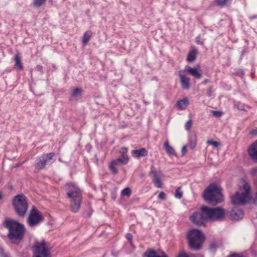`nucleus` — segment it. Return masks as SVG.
Returning <instances> with one entry per match:
<instances>
[{
    "label": "nucleus",
    "mask_w": 257,
    "mask_h": 257,
    "mask_svg": "<svg viewBox=\"0 0 257 257\" xmlns=\"http://www.w3.org/2000/svg\"><path fill=\"white\" fill-rule=\"evenodd\" d=\"M3 225L8 229L7 234L11 243L19 244L23 240L26 229L25 225L18 220L7 219L3 222Z\"/></svg>",
    "instance_id": "nucleus-1"
},
{
    "label": "nucleus",
    "mask_w": 257,
    "mask_h": 257,
    "mask_svg": "<svg viewBox=\"0 0 257 257\" xmlns=\"http://www.w3.org/2000/svg\"><path fill=\"white\" fill-rule=\"evenodd\" d=\"M67 197L71 199V209L73 212H77L80 208L82 203V193L80 188L72 182L66 184Z\"/></svg>",
    "instance_id": "nucleus-2"
},
{
    "label": "nucleus",
    "mask_w": 257,
    "mask_h": 257,
    "mask_svg": "<svg viewBox=\"0 0 257 257\" xmlns=\"http://www.w3.org/2000/svg\"><path fill=\"white\" fill-rule=\"evenodd\" d=\"M203 197L209 204L216 205L223 200L221 190L215 184H210L203 191Z\"/></svg>",
    "instance_id": "nucleus-3"
},
{
    "label": "nucleus",
    "mask_w": 257,
    "mask_h": 257,
    "mask_svg": "<svg viewBox=\"0 0 257 257\" xmlns=\"http://www.w3.org/2000/svg\"><path fill=\"white\" fill-rule=\"evenodd\" d=\"M250 187L248 183L244 182L239 187V190L235 192L234 195L230 196L231 203L234 205H245L250 201Z\"/></svg>",
    "instance_id": "nucleus-4"
},
{
    "label": "nucleus",
    "mask_w": 257,
    "mask_h": 257,
    "mask_svg": "<svg viewBox=\"0 0 257 257\" xmlns=\"http://www.w3.org/2000/svg\"><path fill=\"white\" fill-rule=\"evenodd\" d=\"M187 238L188 241L189 248L195 251L202 248L205 237L202 232L198 229H194L189 231Z\"/></svg>",
    "instance_id": "nucleus-5"
},
{
    "label": "nucleus",
    "mask_w": 257,
    "mask_h": 257,
    "mask_svg": "<svg viewBox=\"0 0 257 257\" xmlns=\"http://www.w3.org/2000/svg\"><path fill=\"white\" fill-rule=\"evenodd\" d=\"M12 204L15 212L19 216H25L28 208V203L24 194L21 193L15 196L12 199Z\"/></svg>",
    "instance_id": "nucleus-6"
},
{
    "label": "nucleus",
    "mask_w": 257,
    "mask_h": 257,
    "mask_svg": "<svg viewBox=\"0 0 257 257\" xmlns=\"http://www.w3.org/2000/svg\"><path fill=\"white\" fill-rule=\"evenodd\" d=\"M204 212L207 216L208 221H221L225 217V210L221 207L211 208L205 206Z\"/></svg>",
    "instance_id": "nucleus-7"
},
{
    "label": "nucleus",
    "mask_w": 257,
    "mask_h": 257,
    "mask_svg": "<svg viewBox=\"0 0 257 257\" xmlns=\"http://www.w3.org/2000/svg\"><path fill=\"white\" fill-rule=\"evenodd\" d=\"M54 152L43 154L37 158L34 166L37 170H41L45 168L47 165H50L56 160Z\"/></svg>",
    "instance_id": "nucleus-8"
},
{
    "label": "nucleus",
    "mask_w": 257,
    "mask_h": 257,
    "mask_svg": "<svg viewBox=\"0 0 257 257\" xmlns=\"http://www.w3.org/2000/svg\"><path fill=\"white\" fill-rule=\"evenodd\" d=\"M33 248L34 257H51L49 248L44 239L36 242Z\"/></svg>",
    "instance_id": "nucleus-9"
},
{
    "label": "nucleus",
    "mask_w": 257,
    "mask_h": 257,
    "mask_svg": "<svg viewBox=\"0 0 257 257\" xmlns=\"http://www.w3.org/2000/svg\"><path fill=\"white\" fill-rule=\"evenodd\" d=\"M44 219V217L42 213L35 206H33L27 218L29 226L30 227L35 226L43 221Z\"/></svg>",
    "instance_id": "nucleus-10"
},
{
    "label": "nucleus",
    "mask_w": 257,
    "mask_h": 257,
    "mask_svg": "<svg viewBox=\"0 0 257 257\" xmlns=\"http://www.w3.org/2000/svg\"><path fill=\"white\" fill-rule=\"evenodd\" d=\"M204 209L205 206H202L200 211L194 212L190 217V219L193 223L198 226H202L208 221L207 216L204 212Z\"/></svg>",
    "instance_id": "nucleus-11"
},
{
    "label": "nucleus",
    "mask_w": 257,
    "mask_h": 257,
    "mask_svg": "<svg viewBox=\"0 0 257 257\" xmlns=\"http://www.w3.org/2000/svg\"><path fill=\"white\" fill-rule=\"evenodd\" d=\"M149 176L151 178L152 182L157 188H162L161 179L163 177V174L160 170H157L153 166H152L151 171L149 173Z\"/></svg>",
    "instance_id": "nucleus-12"
},
{
    "label": "nucleus",
    "mask_w": 257,
    "mask_h": 257,
    "mask_svg": "<svg viewBox=\"0 0 257 257\" xmlns=\"http://www.w3.org/2000/svg\"><path fill=\"white\" fill-rule=\"evenodd\" d=\"M178 74L181 84V87L183 90H188L190 87V79L184 74V71L180 70Z\"/></svg>",
    "instance_id": "nucleus-13"
},
{
    "label": "nucleus",
    "mask_w": 257,
    "mask_h": 257,
    "mask_svg": "<svg viewBox=\"0 0 257 257\" xmlns=\"http://www.w3.org/2000/svg\"><path fill=\"white\" fill-rule=\"evenodd\" d=\"M183 70L184 71V72H186L188 74L192 75L196 78L199 79L201 77V70L199 69V67H191L190 66H186Z\"/></svg>",
    "instance_id": "nucleus-14"
},
{
    "label": "nucleus",
    "mask_w": 257,
    "mask_h": 257,
    "mask_svg": "<svg viewBox=\"0 0 257 257\" xmlns=\"http://www.w3.org/2000/svg\"><path fill=\"white\" fill-rule=\"evenodd\" d=\"M243 215V210L236 207L233 208L230 212V218L232 220H238L242 218Z\"/></svg>",
    "instance_id": "nucleus-15"
},
{
    "label": "nucleus",
    "mask_w": 257,
    "mask_h": 257,
    "mask_svg": "<svg viewBox=\"0 0 257 257\" xmlns=\"http://www.w3.org/2000/svg\"><path fill=\"white\" fill-rule=\"evenodd\" d=\"M248 153L250 158L257 162V141L252 143L248 150Z\"/></svg>",
    "instance_id": "nucleus-16"
},
{
    "label": "nucleus",
    "mask_w": 257,
    "mask_h": 257,
    "mask_svg": "<svg viewBox=\"0 0 257 257\" xmlns=\"http://www.w3.org/2000/svg\"><path fill=\"white\" fill-rule=\"evenodd\" d=\"M116 164H121L122 165H125L127 164L129 161V158L127 155L121 154V155L118 157L117 159L113 160Z\"/></svg>",
    "instance_id": "nucleus-17"
},
{
    "label": "nucleus",
    "mask_w": 257,
    "mask_h": 257,
    "mask_svg": "<svg viewBox=\"0 0 257 257\" xmlns=\"http://www.w3.org/2000/svg\"><path fill=\"white\" fill-rule=\"evenodd\" d=\"M189 104V100L187 97L177 101V105L180 110H184L186 108Z\"/></svg>",
    "instance_id": "nucleus-18"
},
{
    "label": "nucleus",
    "mask_w": 257,
    "mask_h": 257,
    "mask_svg": "<svg viewBox=\"0 0 257 257\" xmlns=\"http://www.w3.org/2000/svg\"><path fill=\"white\" fill-rule=\"evenodd\" d=\"M220 241L217 240H212L210 242L209 246V250L211 252H215L217 249L221 246Z\"/></svg>",
    "instance_id": "nucleus-19"
},
{
    "label": "nucleus",
    "mask_w": 257,
    "mask_h": 257,
    "mask_svg": "<svg viewBox=\"0 0 257 257\" xmlns=\"http://www.w3.org/2000/svg\"><path fill=\"white\" fill-rule=\"evenodd\" d=\"M14 60L15 68L20 70H23L24 67L23 66V64L22 63V61L19 54H17L15 55Z\"/></svg>",
    "instance_id": "nucleus-20"
},
{
    "label": "nucleus",
    "mask_w": 257,
    "mask_h": 257,
    "mask_svg": "<svg viewBox=\"0 0 257 257\" xmlns=\"http://www.w3.org/2000/svg\"><path fill=\"white\" fill-rule=\"evenodd\" d=\"M132 155L136 158H140L141 157L145 156V148H142L140 150H134L132 151Z\"/></svg>",
    "instance_id": "nucleus-21"
},
{
    "label": "nucleus",
    "mask_w": 257,
    "mask_h": 257,
    "mask_svg": "<svg viewBox=\"0 0 257 257\" xmlns=\"http://www.w3.org/2000/svg\"><path fill=\"white\" fill-rule=\"evenodd\" d=\"M164 147L166 150L167 154L170 156H176L175 151L174 148L169 145L168 141H166L164 143Z\"/></svg>",
    "instance_id": "nucleus-22"
},
{
    "label": "nucleus",
    "mask_w": 257,
    "mask_h": 257,
    "mask_svg": "<svg viewBox=\"0 0 257 257\" xmlns=\"http://www.w3.org/2000/svg\"><path fill=\"white\" fill-rule=\"evenodd\" d=\"M83 90L79 87L75 88L71 93V97L74 98L75 99H78L80 98L82 95Z\"/></svg>",
    "instance_id": "nucleus-23"
},
{
    "label": "nucleus",
    "mask_w": 257,
    "mask_h": 257,
    "mask_svg": "<svg viewBox=\"0 0 257 257\" xmlns=\"http://www.w3.org/2000/svg\"><path fill=\"white\" fill-rule=\"evenodd\" d=\"M147 257H168V256L164 252H162L161 255L157 254V252L153 249H148L147 252H146Z\"/></svg>",
    "instance_id": "nucleus-24"
},
{
    "label": "nucleus",
    "mask_w": 257,
    "mask_h": 257,
    "mask_svg": "<svg viewBox=\"0 0 257 257\" xmlns=\"http://www.w3.org/2000/svg\"><path fill=\"white\" fill-rule=\"evenodd\" d=\"M197 51L196 49H193L190 51L187 57V60L188 62H193L196 58Z\"/></svg>",
    "instance_id": "nucleus-25"
},
{
    "label": "nucleus",
    "mask_w": 257,
    "mask_h": 257,
    "mask_svg": "<svg viewBox=\"0 0 257 257\" xmlns=\"http://www.w3.org/2000/svg\"><path fill=\"white\" fill-rule=\"evenodd\" d=\"M117 165L113 160L111 161L110 165H109V169L111 172V174L113 175H116L118 173V169L116 168V166Z\"/></svg>",
    "instance_id": "nucleus-26"
},
{
    "label": "nucleus",
    "mask_w": 257,
    "mask_h": 257,
    "mask_svg": "<svg viewBox=\"0 0 257 257\" xmlns=\"http://www.w3.org/2000/svg\"><path fill=\"white\" fill-rule=\"evenodd\" d=\"M91 37V32L86 31L84 33L83 39H82V43L83 45H86L88 44L89 40Z\"/></svg>",
    "instance_id": "nucleus-27"
},
{
    "label": "nucleus",
    "mask_w": 257,
    "mask_h": 257,
    "mask_svg": "<svg viewBox=\"0 0 257 257\" xmlns=\"http://www.w3.org/2000/svg\"><path fill=\"white\" fill-rule=\"evenodd\" d=\"M131 189L129 187L124 188L121 192V195L122 196L130 197L131 194Z\"/></svg>",
    "instance_id": "nucleus-28"
},
{
    "label": "nucleus",
    "mask_w": 257,
    "mask_h": 257,
    "mask_svg": "<svg viewBox=\"0 0 257 257\" xmlns=\"http://www.w3.org/2000/svg\"><path fill=\"white\" fill-rule=\"evenodd\" d=\"M125 238L128 240L132 248L134 250L136 249V246L133 243V235L130 233H127L125 234Z\"/></svg>",
    "instance_id": "nucleus-29"
},
{
    "label": "nucleus",
    "mask_w": 257,
    "mask_h": 257,
    "mask_svg": "<svg viewBox=\"0 0 257 257\" xmlns=\"http://www.w3.org/2000/svg\"><path fill=\"white\" fill-rule=\"evenodd\" d=\"M46 0H34L33 5L35 7H40L44 5Z\"/></svg>",
    "instance_id": "nucleus-30"
},
{
    "label": "nucleus",
    "mask_w": 257,
    "mask_h": 257,
    "mask_svg": "<svg viewBox=\"0 0 257 257\" xmlns=\"http://www.w3.org/2000/svg\"><path fill=\"white\" fill-rule=\"evenodd\" d=\"M181 187H178L176 189L175 193V197L178 199H181L182 197L183 193L182 192L180 191Z\"/></svg>",
    "instance_id": "nucleus-31"
},
{
    "label": "nucleus",
    "mask_w": 257,
    "mask_h": 257,
    "mask_svg": "<svg viewBox=\"0 0 257 257\" xmlns=\"http://www.w3.org/2000/svg\"><path fill=\"white\" fill-rule=\"evenodd\" d=\"M0 256L1 257H11L9 253L6 252L3 247H0Z\"/></svg>",
    "instance_id": "nucleus-32"
},
{
    "label": "nucleus",
    "mask_w": 257,
    "mask_h": 257,
    "mask_svg": "<svg viewBox=\"0 0 257 257\" xmlns=\"http://www.w3.org/2000/svg\"><path fill=\"white\" fill-rule=\"evenodd\" d=\"M192 125V120L191 119H189L185 123V127L187 131H189Z\"/></svg>",
    "instance_id": "nucleus-33"
},
{
    "label": "nucleus",
    "mask_w": 257,
    "mask_h": 257,
    "mask_svg": "<svg viewBox=\"0 0 257 257\" xmlns=\"http://www.w3.org/2000/svg\"><path fill=\"white\" fill-rule=\"evenodd\" d=\"M206 143L208 145H212L215 148H217L219 145V143L218 142L216 141H213L212 140H208Z\"/></svg>",
    "instance_id": "nucleus-34"
},
{
    "label": "nucleus",
    "mask_w": 257,
    "mask_h": 257,
    "mask_svg": "<svg viewBox=\"0 0 257 257\" xmlns=\"http://www.w3.org/2000/svg\"><path fill=\"white\" fill-rule=\"evenodd\" d=\"M213 90L212 87V86L209 87V88L208 89L207 92V96L209 97H214V96L213 94Z\"/></svg>",
    "instance_id": "nucleus-35"
},
{
    "label": "nucleus",
    "mask_w": 257,
    "mask_h": 257,
    "mask_svg": "<svg viewBox=\"0 0 257 257\" xmlns=\"http://www.w3.org/2000/svg\"><path fill=\"white\" fill-rule=\"evenodd\" d=\"M90 211H85L84 213V216L85 217L90 218L91 216V215L92 214L93 210L91 208V207L89 208Z\"/></svg>",
    "instance_id": "nucleus-36"
},
{
    "label": "nucleus",
    "mask_w": 257,
    "mask_h": 257,
    "mask_svg": "<svg viewBox=\"0 0 257 257\" xmlns=\"http://www.w3.org/2000/svg\"><path fill=\"white\" fill-rule=\"evenodd\" d=\"M158 198L162 200H165L166 199V194L164 192H161L158 195Z\"/></svg>",
    "instance_id": "nucleus-37"
},
{
    "label": "nucleus",
    "mask_w": 257,
    "mask_h": 257,
    "mask_svg": "<svg viewBox=\"0 0 257 257\" xmlns=\"http://www.w3.org/2000/svg\"><path fill=\"white\" fill-rule=\"evenodd\" d=\"M35 70L36 71H37L39 72H40L41 74H43V66L42 65H37L35 68Z\"/></svg>",
    "instance_id": "nucleus-38"
},
{
    "label": "nucleus",
    "mask_w": 257,
    "mask_h": 257,
    "mask_svg": "<svg viewBox=\"0 0 257 257\" xmlns=\"http://www.w3.org/2000/svg\"><path fill=\"white\" fill-rule=\"evenodd\" d=\"M196 42L197 44H199V45H203V41H201V37L200 35H199L198 36H197L196 38Z\"/></svg>",
    "instance_id": "nucleus-39"
},
{
    "label": "nucleus",
    "mask_w": 257,
    "mask_h": 257,
    "mask_svg": "<svg viewBox=\"0 0 257 257\" xmlns=\"http://www.w3.org/2000/svg\"><path fill=\"white\" fill-rule=\"evenodd\" d=\"M196 146V141H193L192 140L190 141V148L192 150H193Z\"/></svg>",
    "instance_id": "nucleus-40"
},
{
    "label": "nucleus",
    "mask_w": 257,
    "mask_h": 257,
    "mask_svg": "<svg viewBox=\"0 0 257 257\" xmlns=\"http://www.w3.org/2000/svg\"><path fill=\"white\" fill-rule=\"evenodd\" d=\"M251 173L254 176H257V167L253 168L252 169Z\"/></svg>",
    "instance_id": "nucleus-41"
},
{
    "label": "nucleus",
    "mask_w": 257,
    "mask_h": 257,
    "mask_svg": "<svg viewBox=\"0 0 257 257\" xmlns=\"http://www.w3.org/2000/svg\"><path fill=\"white\" fill-rule=\"evenodd\" d=\"M127 152V148L126 147H122L121 148L120 153L124 155Z\"/></svg>",
    "instance_id": "nucleus-42"
},
{
    "label": "nucleus",
    "mask_w": 257,
    "mask_h": 257,
    "mask_svg": "<svg viewBox=\"0 0 257 257\" xmlns=\"http://www.w3.org/2000/svg\"><path fill=\"white\" fill-rule=\"evenodd\" d=\"M181 153L182 154V156H184L186 153H187V149H186V146H184L182 148V150H181Z\"/></svg>",
    "instance_id": "nucleus-43"
},
{
    "label": "nucleus",
    "mask_w": 257,
    "mask_h": 257,
    "mask_svg": "<svg viewBox=\"0 0 257 257\" xmlns=\"http://www.w3.org/2000/svg\"><path fill=\"white\" fill-rule=\"evenodd\" d=\"M213 114L216 116H217V117H219V116H220L222 114V113L221 112L219 111H214L213 112Z\"/></svg>",
    "instance_id": "nucleus-44"
},
{
    "label": "nucleus",
    "mask_w": 257,
    "mask_h": 257,
    "mask_svg": "<svg viewBox=\"0 0 257 257\" xmlns=\"http://www.w3.org/2000/svg\"><path fill=\"white\" fill-rule=\"evenodd\" d=\"M177 257H190V255L186 253H180Z\"/></svg>",
    "instance_id": "nucleus-45"
},
{
    "label": "nucleus",
    "mask_w": 257,
    "mask_h": 257,
    "mask_svg": "<svg viewBox=\"0 0 257 257\" xmlns=\"http://www.w3.org/2000/svg\"><path fill=\"white\" fill-rule=\"evenodd\" d=\"M111 199L113 200H115L116 198V194L115 192H113L111 193Z\"/></svg>",
    "instance_id": "nucleus-46"
},
{
    "label": "nucleus",
    "mask_w": 257,
    "mask_h": 257,
    "mask_svg": "<svg viewBox=\"0 0 257 257\" xmlns=\"http://www.w3.org/2000/svg\"><path fill=\"white\" fill-rule=\"evenodd\" d=\"M228 257H241L238 254L236 253H233L229 255Z\"/></svg>",
    "instance_id": "nucleus-47"
},
{
    "label": "nucleus",
    "mask_w": 257,
    "mask_h": 257,
    "mask_svg": "<svg viewBox=\"0 0 257 257\" xmlns=\"http://www.w3.org/2000/svg\"><path fill=\"white\" fill-rule=\"evenodd\" d=\"M253 203L254 204L257 205V192L255 194V198L253 201Z\"/></svg>",
    "instance_id": "nucleus-48"
},
{
    "label": "nucleus",
    "mask_w": 257,
    "mask_h": 257,
    "mask_svg": "<svg viewBox=\"0 0 257 257\" xmlns=\"http://www.w3.org/2000/svg\"><path fill=\"white\" fill-rule=\"evenodd\" d=\"M86 148H87V150L88 152L89 153L91 151V150L92 149V146L90 145H87L86 146Z\"/></svg>",
    "instance_id": "nucleus-49"
},
{
    "label": "nucleus",
    "mask_w": 257,
    "mask_h": 257,
    "mask_svg": "<svg viewBox=\"0 0 257 257\" xmlns=\"http://www.w3.org/2000/svg\"><path fill=\"white\" fill-rule=\"evenodd\" d=\"M250 20H252L254 19L257 18V15H253L252 16H250L249 17Z\"/></svg>",
    "instance_id": "nucleus-50"
},
{
    "label": "nucleus",
    "mask_w": 257,
    "mask_h": 257,
    "mask_svg": "<svg viewBox=\"0 0 257 257\" xmlns=\"http://www.w3.org/2000/svg\"><path fill=\"white\" fill-rule=\"evenodd\" d=\"M251 134L253 135H256L257 131L256 130H252L251 131Z\"/></svg>",
    "instance_id": "nucleus-51"
},
{
    "label": "nucleus",
    "mask_w": 257,
    "mask_h": 257,
    "mask_svg": "<svg viewBox=\"0 0 257 257\" xmlns=\"http://www.w3.org/2000/svg\"><path fill=\"white\" fill-rule=\"evenodd\" d=\"M4 197L2 191H0V200H2Z\"/></svg>",
    "instance_id": "nucleus-52"
},
{
    "label": "nucleus",
    "mask_w": 257,
    "mask_h": 257,
    "mask_svg": "<svg viewBox=\"0 0 257 257\" xmlns=\"http://www.w3.org/2000/svg\"><path fill=\"white\" fill-rule=\"evenodd\" d=\"M209 81H209V79H205V80H204V81H203V83H204V84H206L207 83L209 82Z\"/></svg>",
    "instance_id": "nucleus-53"
},
{
    "label": "nucleus",
    "mask_w": 257,
    "mask_h": 257,
    "mask_svg": "<svg viewBox=\"0 0 257 257\" xmlns=\"http://www.w3.org/2000/svg\"><path fill=\"white\" fill-rule=\"evenodd\" d=\"M143 176H144V174H143V173H141V174H140V177H141V178H143Z\"/></svg>",
    "instance_id": "nucleus-54"
},
{
    "label": "nucleus",
    "mask_w": 257,
    "mask_h": 257,
    "mask_svg": "<svg viewBox=\"0 0 257 257\" xmlns=\"http://www.w3.org/2000/svg\"><path fill=\"white\" fill-rule=\"evenodd\" d=\"M19 166H20V164H17V165H16V167H19Z\"/></svg>",
    "instance_id": "nucleus-55"
},
{
    "label": "nucleus",
    "mask_w": 257,
    "mask_h": 257,
    "mask_svg": "<svg viewBox=\"0 0 257 257\" xmlns=\"http://www.w3.org/2000/svg\"><path fill=\"white\" fill-rule=\"evenodd\" d=\"M10 189H13V186H10Z\"/></svg>",
    "instance_id": "nucleus-56"
},
{
    "label": "nucleus",
    "mask_w": 257,
    "mask_h": 257,
    "mask_svg": "<svg viewBox=\"0 0 257 257\" xmlns=\"http://www.w3.org/2000/svg\"><path fill=\"white\" fill-rule=\"evenodd\" d=\"M142 257H145V253L142 254Z\"/></svg>",
    "instance_id": "nucleus-57"
},
{
    "label": "nucleus",
    "mask_w": 257,
    "mask_h": 257,
    "mask_svg": "<svg viewBox=\"0 0 257 257\" xmlns=\"http://www.w3.org/2000/svg\"><path fill=\"white\" fill-rule=\"evenodd\" d=\"M145 153H146V156L147 155V151H145Z\"/></svg>",
    "instance_id": "nucleus-58"
}]
</instances>
